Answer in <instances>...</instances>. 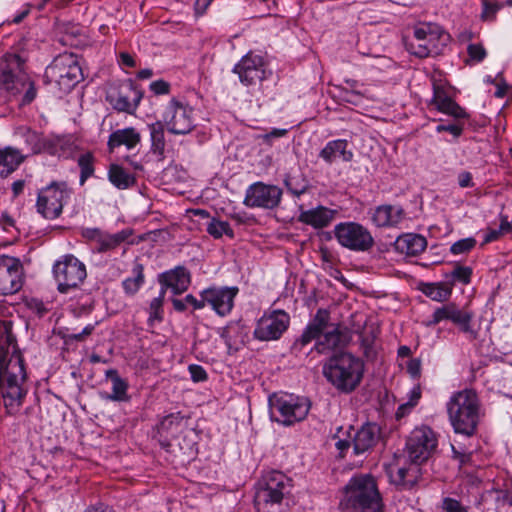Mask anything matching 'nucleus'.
Masks as SVG:
<instances>
[{
  "label": "nucleus",
  "instance_id": "1",
  "mask_svg": "<svg viewBox=\"0 0 512 512\" xmlns=\"http://www.w3.org/2000/svg\"><path fill=\"white\" fill-rule=\"evenodd\" d=\"M351 339L350 332L340 322L332 323L327 309L320 308L294 342L293 349L301 351L303 346L316 340L315 350L320 354L335 352L323 366V374L338 390L352 391V354L343 353Z\"/></svg>",
  "mask_w": 512,
  "mask_h": 512
},
{
  "label": "nucleus",
  "instance_id": "2",
  "mask_svg": "<svg viewBox=\"0 0 512 512\" xmlns=\"http://www.w3.org/2000/svg\"><path fill=\"white\" fill-rule=\"evenodd\" d=\"M24 358L10 324L0 334V399L7 414L15 415L22 407L28 389L25 386Z\"/></svg>",
  "mask_w": 512,
  "mask_h": 512
},
{
  "label": "nucleus",
  "instance_id": "3",
  "mask_svg": "<svg viewBox=\"0 0 512 512\" xmlns=\"http://www.w3.org/2000/svg\"><path fill=\"white\" fill-rule=\"evenodd\" d=\"M0 89L13 96L23 93L20 105L31 104L37 88L26 71V59L17 53L7 52L0 57Z\"/></svg>",
  "mask_w": 512,
  "mask_h": 512
},
{
  "label": "nucleus",
  "instance_id": "4",
  "mask_svg": "<svg viewBox=\"0 0 512 512\" xmlns=\"http://www.w3.org/2000/svg\"><path fill=\"white\" fill-rule=\"evenodd\" d=\"M449 421L457 434L471 437L477 432L481 405L477 393L464 389L454 393L446 404Z\"/></svg>",
  "mask_w": 512,
  "mask_h": 512
},
{
  "label": "nucleus",
  "instance_id": "5",
  "mask_svg": "<svg viewBox=\"0 0 512 512\" xmlns=\"http://www.w3.org/2000/svg\"><path fill=\"white\" fill-rule=\"evenodd\" d=\"M259 485L254 498L257 512H286L283 500L290 494L291 479L280 471H270Z\"/></svg>",
  "mask_w": 512,
  "mask_h": 512
},
{
  "label": "nucleus",
  "instance_id": "6",
  "mask_svg": "<svg viewBox=\"0 0 512 512\" xmlns=\"http://www.w3.org/2000/svg\"><path fill=\"white\" fill-rule=\"evenodd\" d=\"M269 403L275 421L284 426L303 421L311 408L309 399L289 393L274 394L269 398Z\"/></svg>",
  "mask_w": 512,
  "mask_h": 512
},
{
  "label": "nucleus",
  "instance_id": "7",
  "mask_svg": "<svg viewBox=\"0 0 512 512\" xmlns=\"http://www.w3.org/2000/svg\"><path fill=\"white\" fill-rule=\"evenodd\" d=\"M46 78L54 81L63 93L71 91L81 80H83L82 68L77 55L63 53L58 55L46 68Z\"/></svg>",
  "mask_w": 512,
  "mask_h": 512
},
{
  "label": "nucleus",
  "instance_id": "8",
  "mask_svg": "<svg viewBox=\"0 0 512 512\" xmlns=\"http://www.w3.org/2000/svg\"><path fill=\"white\" fill-rule=\"evenodd\" d=\"M52 272L57 290L61 294H67L80 288L87 277L85 264L72 254L58 259L53 265Z\"/></svg>",
  "mask_w": 512,
  "mask_h": 512
},
{
  "label": "nucleus",
  "instance_id": "9",
  "mask_svg": "<svg viewBox=\"0 0 512 512\" xmlns=\"http://www.w3.org/2000/svg\"><path fill=\"white\" fill-rule=\"evenodd\" d=\"M354 512H385L377 481L371 474L354 476Z\"/></svg>",
  "mask_w": 512,
  "mask_h": 512
},
{
  "label": "nucleus",
  "instance_id": "10",
  "mask_svg": "<svg viewBox=\"0 0 512 512\" xmlns=\"http://www.w3.org/2000/svg\"><path fill=\"white\" fill-rule=\"evenodd\" d=\"M71 189L65 182H52L38 193L36 208L44 218H58L71 196Z\"/></svg>",
  "mask_w": 512,
  "mask_h": 512
},
{
  "label": "nucleus",
  "instance_id": "11",
  "mask_svg": "<svg viewBox=\"0 0 512 512\" xmlns=\"http://www.w3.org/2000/svg\"><path fill=\"white\" fill-rule=\"evenodd\" d=\"M162 122L171 134H189L195 128L193 108L183 101L172 98L165 106Z\"/></svg>",
  "mask_w": 512,
  "mask_h": 512
},
{
  "label": "nucleus",
  "instance_id": "12",
  "mask_svg": "<svg viewBox=\"0 0 512 512\" xmlns=\"http://www.w3.org/2000/svg\"><path fill=\"white\" fill-rule=\"evenodd\" d=\"M436 446L437 439L434 432L429 427L422 426L410 433L405 452L410 462L422 464L429 459Z\"/></svg>",
  "mask_w": 512,
  "mask_h": 512
},
{
  "label": "nucleus",
  "instance_id": "13",
  "mask_svg": "<svg viewBox=\"0 0 512 512\" xmlns=\"http://www.w3.org/2000/svg\"><path fill=\"white\" fill-rule=\"evenodd\" d=\"M290 326V315L282 310L265 311L257 321L253 335L260 341L278 340Z\"/></svg>",
  "mask_w": 512,
  "mask_h": 512
},
{
  "label": "nucleus",
  "instance_id": "14",
  "mask_svg": "<svg viewBox=\"0 0 512 512\" xmlns=\"http://www.w3.org/2000/svg\"><path fill=\"white\" fill-rule=\"evenodd\" d=\"M441 28L432 23H422L414 28V41L406 42V49L413 55L424 58L436 49V42L444 40Z\"/></svg>",
  "mask_w": 512,
  "mask_h": 512
},
{
  "label": "nucleus",
  "instance_id": "15",
  "mask_svg": "<svg viewBox=\"0 0 512 512\" xmlns=\"http://www.w3.org/2000/svg\"><path fill=\"white\" fill-rule=\"evenodd\" d=\"M282 194V189L276 185L256 182L247 188L243 204L248 208L273 210L279 206Z\"/></svg>",
  "mask_w": 512,
  "mask_h": 512
},
{
  "label": "nucleus",
  "instance_id": "16",
  "mask_svg": "<svg viewBox=\"0 0 512 512\" xmlns=\"http://www.w3.org/2000/svg\"><path fill=\"white\" fill-rule=\"evenodd\" d=\"M232 71L238 75L241 84L247 87L256 86L267 79L269 75L264 58L253 52L244 55Z\"/></svg>",
  "mask_w": 512,
  "mask_h": 512
},
{
  "label": "nucleus",
  "instance_id": "17",
  "mask_svg": "<svg viewBox=\"0 0 512 512\" xmlns=\"http://www.w3.org/2000/svg\"><path fill=\"white\" fill-rule=\"evenodd\" d=\"M23 265L18 258L0 256V295H12L23 285Z\"/></svg>",
  "mask_w": 512,
  "mask_h": 512
},
{
  "label": "nucleus",
  "instance_id": "18",
  "mask_svg": "<svg viewBox=\"0 0 512 512\" xmlns=\"http://www.w3.org/2000/svg\"><path fill=\"white\" fill-rule=\"evenodd\" d=\"M239 292L238 287L212 286L200 292V297L207 301V305L221 317L231 313L234 299Z\"/></svg>",
  "mask_w": 512,
  "mask_h": 512
},
{
  "label": "nucleus",
  "instance_id": "19",
  "mask_svg": "<svg viewBox=\"0 0 512 512\" xmlns=\"http://www.w3.org/2000/svg\"><path fill=\"white\" fill-rule=\"evenodd\" d=\"M143 92L132 81H128L120 86L115 94L107 96V100L118 112L133 114L138 108Z\"/></svg>",
  "mask_w": 512,
  "mask_h": 512
},
{
  "label": "nucleus",
  "instance_id": "20",
  "mask_svg": "<svg viewBox=\"0 0 512 512\" xmlns=\"http://www.w3.org/2000/svg\"><path fill=\"white\" fill-rule=\"evenodd\" d=\"M158 282L161 285L160 289H165V293L167 289H171L173 294L180 295L188 290L191 273L185 266L179 265L159 274Z\"/></svg>",
  "mask_w": 512,
  "mask_h": 512
},
{
  "label": "nucleus",
  "instance_id": "21",
  "mask_svg": "<svg viewBox=\"0 0 512 512\" xmlns=\"http://www.w3.org/2000/svg\"><path fill=\"white\" fill-rule=\"evenodd\" d=\"M141 142V134L134 127L118 129L108 138L107 146L110 152L115 148L125 146L128 150L134 149Z\"/></svg>",
  "mask_w": 512,
  "mask_h": 512
},
{
  "label": "nucleus",
  "instance_id": "22",
  "mask_svg": "<svg viewBox=\"0 0 512 512\" xmlns=\"http://www.w3.org/2000/svg\"><path fill=\"white\" fill-rule=\"evenodd\" d=\"M348 141L337 139L329 141L320 151L319 157L326 163L349 162L352 158V152L347 149Z\"/></svg>",
  "mask_w": 512,
  "mask_h": 512
},
{
  "label": "nucleus",
  "instance_id": "23",
  "mask_svg": "<svg viewBox=\"0 0 512 512\" xmlns=\"http://www.w3.org/2000/svg\"><path fill=\"white\" fill-rule=\"evenodd\" d=\"M426 246V239L413 233L399 236L394 243L396 251L406 256H417L426 249Z\"/></svg>",
  "mask_w": 512,
  "mask_h": 512
},
{
  "label": "nucleus",
  "instance_id": "24",
  "mask_svg": "<svg viewBox=\"0 0 512 512\" xmlns=\"http://www.w3.org/2000/svg\"><path fill=\"white\" fill-rule=\"evenodd\" d=\"M403 216L404 210L401 207L380 205L375 209L372 221L378 227H393L402 221Z\"/></svg>",
  "mask_w": 512,
  "mask_h": 512
},
{
  "label": "nucleus",
  "instance_id": "25",
  "mask_svg": "<svg viewBox=\"0 0 512 512\" xmlns=\"http://www.w3.org/2000/svg\"><path fill=\"white\" fill-rule=\"evenodd\" d=\"M105 377L112 383V392L103 397L105 400L114 402L130 401V395L128 394L129 383L120 377L116 369H108L105 372Z\"/></svg>",
  "mask_w": 512,
  "mask_h": 512
},
{
  "label": "nucleus",
  "instance_id": "26",
  "mask_svg": "<svg viewBox=\"0 0 512 512\" xmlns=\"http://www.w3.org/2000/svg\"><path fill=\"white\" fill-rule=\"evenodd\" d=\"M298 220L316 229L324 228L333 220V211L326 207L319 206L314 209L301 211Z\"/></svg>",
  "mask_w": 512,
  "mask_h": 512
},
{
  "label": "nucleus",
  "instance_id": "27",
  "mask_svg": "<svg viewBox=\"0 0 512 512\" xmlns=\"http://www.w3.org/2000/svg\"><path fill=\"white\" fill-rule=\"evenodd\" d=\"M419 465L410 462L408 467L398 468L395 473L391 470V481L403 489L413 488L420 478L421 470Z\"/></svg>",
  "mask_w": 512,
  "mask_h": 512
},
{
  "label": "nucleus",
  "instance_id": "28",
  "mask_svg": "<svg viewBox=\"0 0 512 512\" xmlns=\"http://www.w3.org/2000/svg\"><path fill=\"white\" fill-rule=\"evenodd\" d=\"M432 104L438 111L453 116L457 120L468 117L466 111L440 89L435 90Z\"/></svg>",
  "mask_w": 512,
  "mask_h": 512
},
{
  "label": "nucleus",
  "instance_id": "29",
  "mask_svg": "<svg viewBox=\"0 0 512 512\" xmlns=\"http://www.w3.org/2000/svg\"><path fill=\"white\" fill-rule=\"evenodd\" d=\"M183 421V416L180 412L171 413L162 418L157 425V433L160 436V443L163 447H168V437H173L179 431Z\"/></svg>",
  "mask_w": 512,
  "mask_h": 512
},
{
  "label": "nucleus",
  "instance_id": "30",
  "mask_svg": "<svg viewBox=\"0 0 512 512\" xmlns=\"http://www.w3.org/2000/svg\"><path fill=\"white\" fill-rule=\"evenodd\" d=\"M378 437V429L373 424H366L354 435V453L360 454L371 449Z\"/></svg>",
  "mask_w": 512,
  "mask_h": 512
},
{
  "label": "nucleus",
  "instance_id": "31",
  "mask_svg": "<svg viewBox=\"0 0 512 512\" xmlns=\"http://www.w3.org/2000/svg\"><path fill=\"white\" fill-rule=\"evenodd\" d=\"M150 134V151L157 157L158 160H164L165 158V125L162 121H156L148 125Z\"/></svg>",
  "mask_w": 512,
  "mask_h": 512
},
{
  "label": "nucleus",
  "instance_id": "32",
  "mask_svg": "<svg viewBox=\"0 0 512 512\" xmlns=\"http://www.w3.org/2000/svg\"><path fill=\"white\" fill-rule=\"evenodd\" d=\"M23 155L12 147L0 148V177H6L23 162Z\"/></svg>",
  "mask_w": 512,
  "mask_h": 512
},
{
  "label": "nucleus",
  "instance_id": "33",
  "mask_svg": "<svg viewBox=\"0 0 512 512\" xmlns=\"http://www.w3.org/2000/svg\"><path fill=\"white\" fill-rule=\"evenodd\" d=\"M145 283L144 266L136 261L131 270V276L122 281V288L127 296H134Z\"/></svg>",
  "mask_w": 512,
  "mask_h": 512
},
{
  "label": "nucleus",
  "instance_id": "34",
  "mask_svg": "<svg viewBox=\"0 0 512 512\" xmlns=\"http://www.w3.org/2000/svg\"><path fill=\"white\" fill-rule=\"evenodd\" d=\"M108 179L117 189L120 190L128 189L136 183L135 176L128 173L118 164L110 165L108 170Z\"/></svg>",
  "mask_w": 512,
  "mask_h": 512
},
{
  "label": "nucleus",
  "instance_id": "35",
  "mask_svg": "<svg viewBox=\"0 0 512 512\" xmlns=\"http://www.w3.org/2000/svg\"><path fill=\"white\" fill-rule=\"evenodd\" d=\"M474 314L467 309L456 308L451 321L459 327V330L465 333L469 340H476L478 332L472 327Z\"/></svg>",
  "mask_w": 512,
  "mask_h": 512
},
{
  "label": "nucleus",
  "instance_id": "36",
  "mask_svg": "<svg viewBox=\"0 0 512 512\" xmlns=\"http://www.w3.org/2000/svg\"><path fill=\"white\" fill-rule=\"evenodd\" d=\"M378 334V327L375 325H365L363 331L360 333V346L363 350V355L367 360H374L376 357V349L374 347L375 339Z\"/></svg>",
  "mask_w": 512,
  "mask_h": 512
},
{
  "label": "nucleus",
  "instance_id": "37",
  "mask_svg": "<svg viewBox=\"0 0 512 512\" xmlns=\"http://www.w3.org/2000/svg\"><path fill=\"white\" fill-rule=\"evenodd\" d=\"M128 238V233L124 230L110 234L104 231L97 246L94 250L98 253H106L120 246Z\"/></svg>",
  "mask_w": 512,
  "mask_h": 512
},
{
  "label": "nucleus",
  "instance_id": "38",
  "mask_svg": "<svg viewBox=\"0 0 512 512\" xmlns=\"http://www.w3.org/2000/svg\"><path fill=\"white\" fill-rule=\"evenodd\" d=\"M421 291L434 301L442 302L447 300L452 293V284L448 282L426 283Z\"/></svg>",
  "mask_w": 512,
  "mask_h": 512
},
{
  "label": "nucleus",
  "instance_id": "39",
  "mask_svg": "<svg viewBox=\"0 0 512 512\" xmlns=\"http://www.w3.org/2000/svg\"><path fill=\"white\" fill-rule=\"evenodd\" d=\"M374 245V239L367 228L354 223V250L368 251Z\"/></svg>",
  "mask_w": 512,
  "mask_h": 512
},
{
  "label": "nucleus",
  "instance_id": "40",
  "mask_svg": "<svg viewBox=\"0 0 512 512\" xmlns=\"http://www.w3.org/2000/svg\"><path fill=\"white\" fill-rule=\"evenodd\" d=\"M95 158L91 152H86L78 157L77 163L80 168V185H84L88 178L94 174Z\"/></svg>",
  "mask_w": 512,
  "mask_h": 512
},
{
  "label": "nucleus",
  "instance_id": "41",
  "mask_svg": "<svg viewBox=\"0 0 512 512\" xmlns=\"http://www.w3.org/2000/svg\"><path fill=\"white\" fill-rule=\"evenodd\" d=\"M165 295H166L165 289H160L159 295L151 300L149 309H148V312H149L148 321L149 322H154V321L161 322L163 320V314H164L163 304H164Z\"/></svg>",
  "mask_w": 512,
  "mask_h": 512
},
{
  "label": "nucleus",
  "instance_id": "42",
  "mask_svg": "<svg viewBox=\"0 0 512 512\" xmlns=\"http://www.w3.org/2000/svg\"><path fill=\"white\" fill-rule=\"evenodd\" d=\"M206 230L211 236H213L216 239L221 238L223 235H227L230 238L234 237V232L231 229L229 223L226 221L217 220L215 218L211 219V221L207 225Z\"/></svg>",
  "mask_w": 512,
  "mask_h": 512
},
{
  "label": "nucleus",
  "instance_id": "43",
  "mask_svg": "<svg viewBox=\"0 0 512 512\" xmlns=\"http://www.w3.org/2000/svg\"><path fill=\"white\" fill-rule=\"evenodd\" d=\"M503 7L504 4L497 0H482V12L480 19L485 22L494 21L496 19L497 12Z\"/></svg>",
  "mask_w": 512,
  "mask_h": 512
},
{
  "label": "nucleus",
  "instance_id": "44",
  "mask_svg": "<svg viewBox=\"0 0 512 512\" xmlns=\"http://www.w3.org/2000/svg\"><path fill=\"white\" fill-rule=\"evenodd\" d=\"M472 269L468 266L456 265L454 269L451 271L447 277L451 278L449 284H454L455 282L462 283L467 285L471 281Z\"/></svg>",
  "mask_w": 512,
  "mask_h": 512
},
{
  "label": "nucleus",
  "instance_id": "45",
  "mask_svg": "<svg viewBox=\"0 0 512 512\" xmlns=\"http://www.w3.org/2000/svg\"><path fill=\"white\" fill-rule=\"evenodd\" d=\"M335 235L342 246L352 249V223H341L337 225Z\"/></svg>",
  "mask_w": 512,
  "mask_h": 512
},
{
  "label": "nucleus",
  "instance_id": "46",
  "mask_svg": "<svg viewBox=\"0 0 512 512\" xmlns=\"http://www.w3.org/2000/svg\"><path fill=\"white\" fill-rule=\"evenodd\" d=\"M457 306L454 304H449L442 306L440 308H437L432 316V319L426 323L427 326H433L438 324L442 320H450L453 317V314L456 310Z\"/></svg>",
  "mask_w": 512,
  "mask_h": 512
},
{
  "label": "nucleus",
  "instance_id": "47",
  "mask_svg": "<svg viewBox=\"0 0 512 512\" xmlns=\"http://www.w3.org/2000/svg\"><path fill=\"white\" fill-rule=\"evenodd\" d=\"M351 430H352V425H349L345 432L343 431V427H338L337 432L333 436L335 439H338L335 443V446H336L337 450L339 451L340 458L344 457L345 453L351 446L350 440L347 438H341L340 433L346 434L349 437Z\"/></svg>",
  "mask_w": 512,
  "mask_h": 512
},
{
  "label": "nucleus",
  "instance_id": "48",
  "mask_svg": "<svg viewBox=\"0 0 512 512\" xmlns=\"http://www.w3.org/2000/svg\"><path fill=\"white\" fill-rule=\"evenodd\" d=\"M476 245V240L472 237L458 240L455 242L450 251L454 255L464 254L472 250Z\"/></svg>",
  "mask_w": 512,
  "mask_h": 512
},
{
  "label": "nucleus",
  "instance_id": "49",
  "mask_svg": "<svg viewBox=\"0 0 512 512\" xmlns=\"http://www.w3.org/2000/svg\"><path fill=\"white\" fill-rule=\"evenodd\" d=\"M494 495L497 507H512V493L509 490L493 489L489 492Z\"/></svg>",
  "mask_w": 512,
  "mask_h": 512
},
{
  "label": "nucleus",
  "instance_id": "50",
  "mask_svg": "<svg viewBox=\"0 0 512 512\" xmlns=\"http://www.w3.org/2000/svg\"><path fill=\"white\" fill-rule=\"evenodd\" d=\"M442 509L445 512H468L467 508L464 507L460 501L451 498L445 497L442 501Z\"/></svg>",
  "mask_w": 512,
  "mask_h": 512
},
{
  "label": "nucleus",
  "instance_id": "51",
  "mask_svg": "<svg viewBox=\"0 0 512 512\" xmlns=\"http://www.w3.org/2000/svg\"><path fill=\"white\" fill-rule=\"evenodd\" d=\"M284 183H285V186L287 187L288 191L297 197L304 194L307 190L306 184L296 183L295 178H292V177H287L285 179Z\"/></svg>",
  "mask_w": 512,
  "mask_h": 512
},
{
  "label": "nucleus",
  "instance_id": "52",
  "mask_svg": "<svg viewBox=\"0 0 512 512\" xmlns=\"http://www.w3.org/2000/svg\"><path fill=\"white\" fill-rule=\"evenodd\" d=\"M188 371L193 382H203L208 378L206 370L201 365L191 364L188 367Z\"/></svg>",
  "mask_w": 512,
  "mask_h": 512
},
{
  "label": "nucleus",
  "instance_id": "53",
  "mask_svg": "<svg viewBox=\"0 0 512 512\" xmlns=\"http://www.w3.org/2000/svg\"><path fill=\"white\" fill-rule=\"evenodd\" d=\"M103 233L104 231L99 228H85L82 230L81 235L87 241L92 242L97 246Z\"/></svg>",
  "mask_w": 512,
  "mask_h": 512
},
{
  "label": "nucleus",
  "instance_id": "54",
  "mask_svg": "<svg viewBox=\"0 0 512 512\" xmlns=\"http://www.w3.org/2000/svg\"><path fill=\"white\" fill-rule=\"evenodd\" d=\"M352 489V480H350L344 487L345 496L339 503V509L343 512H352V496L349 495Z\"/></svg>",
  "mask_w": 512,
  "mask_h": 512
},
{
  "label": "nucleus",
  "instance_id": "55",
  "mask_svg": "<svg viewBox=\"0 0 512 512\" xmlns=\"http://www.w3.org/2000/svg\"><path fill=\"white\" fill-rule=\"evenodd\" d=\"M437 132H449L455 138H458L463 132V125L460 123L440 124L436 127Z\"/></svg>",
  "mask_w": 512,
  "mask_h": 512
},
{
  "label": "nucleus",
  "instance_id": "56",
  "mask_svg": "<svg viewBox=\"0 0 512 512\" xmlns=\"http://www.w3.org/2000/svg\"><path fill=\"white\" fill-rule=\"evenodd\" d=\"M469 56L478 62L482 61L486 56L484 47L480 44H470L467 48Z\"/></svg>",
  "mask_w": 512,
  "mask_h": 512
},
{
  "label": "nucleus",
  "instance_id": "57",
  "mask_svg": "<svg viewBox=\"0 0 512 512\" xmlns=\"http://www.w3.org/2000/svg\"><path fill=\"white\" fill-rule=\"evenodd\" d=\"M150 90L155 95H165L170 92V84L164 80L153 81L150 84Z\"/></svg>",
  "mask_w": 512,
  "mask_h": 512
},
{
  "label": "nucleus",
  "instance_id": "58",
  "mask_svg": "<svg viewBox=\"0 0 512 512\" xmlns=\"http://www.w3.org/2000/svg\"><path fill=\"white\" fill-rule=\"evenodd\" d=\"M236 328V325L233 323H229L225 327H223L220 331V337L223 339L226 346L231 349L232 347V332Z\"/></svg>",
  "mask_w": 512,
  "mask_h": 512
},
{
  "label": "nucleus",
  "instance_id": "59",
  "mask_svg": "<svg viewBox=\"0 0 512 512\" xmlns=\"http://www.w3.org/2000/svg\"><path fill=\"white\" fill-rule=\"evenodd\" d=\"M407 372L413 378H419L421 376V360L413 358L407 363Z\"/></svg>",
  "mask_w": 512,
  "mask_h": 512
},
{
  "label": "nucleus",
  "instance_id": "60",
  "mask_svg": "<svg viewBox=\"0 0 512 512\" xmlns=\"http://www.w3.org/2000/svg\"><path fill=\"white\" fill-rule=\"evenodd\" d=\"M94 329H95V325L89 324L86 327H84V329L81 332L73 333V334L69 335V338L71 340H75V341H83L86 337L91 335V333L94 331Z\"/></svg>",
  "mask_w": 512,
  "mask_h": 512
},
{
  "label": "nucleus",
  "instance_id": "61",
  "mask_svg": "<svg viewBox=\"0 0 512 512\" xmlns=\"http://www.w3.org/2000/svg\"><path fill=\"white\" fill-rule=\"evenodd\" d=\"M185 302L191 305L195 310L203 309L207 304V301L205 299L201 298L200 300H198L192 294H187L185 296Z\"/></svg>",
  "mask_w": 512,
  "mask_h": 512
},
{
  "label": "nucleus",
  "instance_id": "62",
  "mask_svg": "<svg viewBox=\"0 0 512 512\" xmlns=\"http://www.w3.org/2000/svg\"><path fill=\"white\" fill-rule=\"evenodd\" d=\"M364 372V364L360 359H356L354 357V373H356V377H354V388L360 383Z\"/></svg>",
  "mask_w": 512,
  "mask_h": 512
},
{
  "label": "nucleus",
  "instance_id": "63",
  "mask_svg": "<svg viewBox=\"0 0 512 512\" xmlns=\"http://www.w3.org/2000/svg\"><path fill=\"white\" fill-rule=\"evenodd\" d=\"M453 456L456 460L459 461L460 466H464L471 461V453H465L458 451L454 446H452Z\"/></svg>",
  "mask_w": 512,
  "mask_h": 512
},
{
  "label": "nucleus",
  "instance_id": "64",
  "mask_svg": "<svg viewBox=\"0 0 512 512\" xmlns=\"http://www.w3.org/2000/svg\"><path fill=\"white\" fill-rule=\"evenodd\" d=\"M458 183L462 188L472 187L474 185L472 181V174L468 171L461 172L458 175Z\"/></svg>",
  "mask_w": 512,
  "mask_h": 512
}]
</instances>
